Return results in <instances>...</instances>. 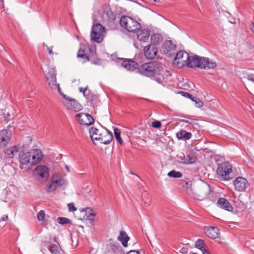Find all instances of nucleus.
Instances as JSON below:
<instances>
[{
  "label": "nucleus",
  "mask_w": 254,
  "mask_h": 254,
  "mask_svg": "<svg viewBox=\"0 0 254 254\" xmlns=\"http://www.w3.org/2000/svg\"><path fill=\"white\" fill-rule=\"evenodd\" d=\"M173 64L179 68L187 66L190 68L198 67L209 69L217 66V63L208 58L197 55L190 56L185 51H180L177 53Z\"/></svg>",
  "instance_id": "obj_1"
},
{
  "label": "nucleus",
  "mask_w": 254,
  "mask_h": 254,
  "mask_svg": "<svg viewBox=\"0 0 254 254\" xmlns=\"http://www.w3.org/2000/svg\"><path fill=\"white\" fill-rule=\"evenodd\" d=\"M139 72L144 76L154 79L159 83H162L165 77L171 76V73L164 70L161 64L156 61L144 63L138 67Z\"/></svg>",
  "instance_id": "obj_2"
},
{
  "label": "nucleus",
  "mask_w": 254,
  "mask_h": 254,
  "mask_svg": "<svg viewBox=\"0 0 254 254\" xmlns=\"http://www.w3.org/2000/svg\"><path fill=\"white\" fill-rule=\"evenodd\" d=\"M42 151L38 149H32L29 152H21L19 154V161L22 169H27L39 163L43 158Z\"/></svg>",
  "instance_id": "obj_3"
},
{
  "label": "nucleus",
  "mask_w": 254,
  "mask_h": 254,
  "mask_svg": "<svg viewBox=\"0 0 254 254\" xmlns=\"http://www.w3.org/2000/svg\"><path fill=\"white\" fill-rule=\"evenodd\" d=\"M120 23L121 25L129 32H136L140 30L141 26L135 19L128 16H123L121 17Z\"/></svg>",
  "instance_id": "obj_4"
},
{
  "label": "nucleus",
  "mask_w": 254,
  "mask_h": 254,
  "mask_svg": "<svg viewBox=\"0 0 254 254\" xmlns=\"http://www.w3.org/2000/svg\"><path fill=\"white\" fill-rule=\"evenodd\" d=\"M106 34V29L99 23L93 24L90 33L91 40L94 42L100 43L103 41Z\"/></svg>",
  "instance_id": "obj_5"
},
{
  "label": "nucleus",
  "mask_w": 254,
  "mask_h": 254,
  "mask_svg": "<svg viewBox=\"0 0 254 254\" xmlns=\"http://www.w3.org/2000/svg\"><path fill=\"white\" fill-rule=\"evenodd\" d=\"M232 172V166L228 162H224L218 166L216 173L221 180L229 181L231 179L230 174Z\"/></svg>",
  "instance_id": "obj_6"
},
{
  "label": "nucleus",
  "mask_w": 254,
  "mask_h": 254,
  "mask_svg": "<svg viewBox=\"0 0 254 254\" xmlns=\"http://www.w3.org/2000/svg\"><path fill=\"white\" fill-rule=\"evenodd\" d=\"M98 13L102 21L108 22L114 18V14L109 6L104 5L98 10Z\"/></svg>",
  "instance_id": "obj_7"
},
{
  "label": "nucleus",
  "mask_w": 254,
  "mask_h": 254,
  "mask_svg": "<svg viewBox=\"0 0 254 254\" xmlns=\"http://www.w3.org/2000/svg\"><path fill=\"white\" fill-rule=\"evenodd\" d=\"M46 77L47 81L50 87L53 90L58 89L59 92H60V85L57 83L56 73L55 68L50 69Z\"/></svg>",
  "instance_id": "obj_8"
},
{
  "label": "nucleus",
  "mask_w": 254,
  "mask_h": 254,
  "mask_svg": "<svg viewBox=\"0 0 254 254\" xmlns=\"http://www.w3.org/2000/svg\"><path fill=\"white\" fill-rule=\"evenodd\" d=\"M55 178L56 175H55L52 178V182L47 189L48 192L53 191L58 188L64 189L66 186L67 182L64 179L60 178L59 179H55Z\"/></svg>",
  "instance_id": "obj_9"
},
{
  "label": "nucleus",
  "mask_w": 254,
  "mask_h": 254,
  "mask_svg": "<svg viewBox=\"0 0 254 254\" xmlns=\"http://www.w3.org/2000/svg\"><path fill=\"white\" fill-rule=\"evenodd\" d=\"M236 190L244 191L248 187L249 184L246 179L243 177H237L233 182Z\"/></svg>",
  "instance_id": "obj_10"
},
{
  "label": "nucleus",
  "mask_w": 254,
  "mask_h": 254,
  "mask_svg": "<svg viewBox=\"0 0 254 254\" xmlns=\"http://www.w3.org/2000/svg\"><path fill=\"white\" fill-rule=\"evenodd\" d=\"M75 117L78 122L81 125L90 126L94 122L93 117L88 114L80 113L77 114Z\"/></svg>",
  "instance_id": "obj_11"
},
{
  "label": "nucleus",
  "mask_w": 254,
  "mask_h": 254,
  "mask_svg": "<svg viewBox=\"0 0 254 254\" xmlns=\"http://www.w3.org/2000/svg\"><path fill=\"white\" fill-rule=\"evenodd\" d=\"M144 55L149 60L154 59L158 53V48L154 45H148L143 49Z\"/></svg>",
  "instance_id": "obj_12"
},
{
  "label": "nucleus",
  "mask_w": 254,
  "mask_h": 254,
  "mask_svg": "<svg viewBox=\"0 0 254 254\" xmlns=\"http://www.w3.org/2000/svg\"><path fill=\"white\" fill-rule=\"evenodd\" d=\"M12 137V132L8 129L0 130V148L4 147L9 142Z\"/></svg>",
  "instance_id": "obj_13"
},
{
  "label": "nucleus",
  "mask_w": 254,
  "mask_h": 254,
  "mask_svg": "<svg viewBox=\"0 0 254 254\" xmlns=\"http://www.w3.org/2000/svg\"><path fill=\"white\" fill-rule=\"evenodd\" d=\"M103 130H107V129L103 127H101L100 129L94 127L90 128L89 129L90 135L94 143H95V140L100 141L102 136V132Z\"/></svg>",
  "instance_id": "obj_14"
},
{
  "label": "nucleus",
  "mask_w": 254,
  "mask_h": 254,
  "mask_svg": "<svg viewBox=\"0 0 254 254\" xmlns=\"http://www.w3.org/2000/svg\"><path fill=\"white\" fill-rule=\"evenodd\" d=\"M35 175L42 178L48 179L49 176V168L45 165H39L34 170Z\"/></svg>",
  "instance_id": "obj_15"
},
{
  "label": "nucleus",
  "mask_w": 254,
  "mask_h": 254,
  "mask_svg": "<svg viewBox=\"0 0 254 254\" xmlns=\"http://www.w3.org/2000/svg\"><path fill=\"white\" fill-rule=\"evenodd\" d=\"M64 104L67 109L74 112H78L82 109L81 105L74 99H68Z\"/></svg>",
  "instance_id": "obj_16"
},
{
  "label": "nucleus",
  "mask_w": 254,
  "mask_h": 254,
  "mask_svg": "<svg viewBox=\"0 0 254 254\" xmlns=\"http://www.w3.org/2000/svg\"><path fill=\"white\" fill-rule=\"evenodd\" d=\"M205 233L208 237L215 239L218 237L219 230L216 227H209L205 230Z\"/></svg>",
  "instance_id": "obj_17"
},
{
  "label": "nucleus",
  "mask_w": 254,
  "mask_h": 254,
  "mask_svg": "<svg viewBox=\"0 0 254 254\" xmlns=\"http://www.w3.org/2000/svg\"><path fill=\"white\" fill-rule=\"evenodd\" d=\"M121 65L123 67L130 71H133L138 67V64L131 60L124 61Z\"/></svg>",
  "instance_id": "obj_18"
},
{
  "label": "nucleus",
  "mask_w": 254,
  "mask_h": 254,
  "mask_svg": "<svg viewBox=\"0 0 254 254\" xmlns=\"http://www.w3.org/2000/svg\"><path fill=\"white\" fill-rule=\"evenodd\" d=\"M87 50L90 51L91 49L84 45H81L77 53V57L82 59L83 62L89 61L90 60L89 56L86 54V51Z\"/></svg>",
  "instance_id": "obj_19"
},
{
  "label": "nucleus",
  "mask_w": 254,
  "mask_h": 254,
  "mask_svg": "<svg viewBox=\"0 0 254 254\" xmlns=\"http://www.w3.org/2000/svg\"><path fill=\"white\" fill-rule=\"evenodd\" d=\"M176 45L171 40H167L163 46V52L165 54H169L175 51Z\"/></svg>",
  "instance_id": "obj_20"
},
{
  "label": "nucleus",
  "mask_w": 254,
  "mask_h": 254,
  "mask_svg": "<svg viewBox=\"0 0 254 254\" xmlns=\"http://www.w3.org/2000/svg\"><path fill=\"white\" fill-rule=\"evenodd\" d=\"M217 204L220 207L226 210L231 211L233 210V207L230 205V202L224 198H219L217 201Z\"/></svg>",
  "instance_id": "obj_21"
},
{
  "label": "nucleus",
  "mask_w": 254,
  "mask_h": 254,
  "mask_svg": "<svg viewBox=\"0 0 254 254\" xmlns=\"http://www.w3.org/2000/svg\"><path fill=\"white\" fill-rule=\"evenodd\" d=\"M102 133V136L100 142L105 144L110 143L113 139L112 133L110 132L107 129V130H103Z\"/></svg>",
  "instance_id": "obj_22"
},
{
  "label": "nucleus",
  "mask_w": 254,
  "mask_h": 254,
  "mask_svg": "<svg viewBox=\"0 0 254 254\" xmlns=\"http://www.w3.org/2000/svg\"><path fill=\"white\" fill-rule=\"evenodd\" d=\"M149 36V31L144 29L139 31L137 35V39L140 42H145L148 41Z\"/></svg>",
  "instance_id": "obj_23"
},
{
  "label": "nucleus",
  "mask_w": 254,
  "mask_h": 254,
  "mask_svg": "<svg viewBox=\"0 0 254 254\" xmlns=\"http://www.w3.org/2000/svg\"><path fill=\"white\" fill-rule=\"evenodd\" d=\"M118 240L121 242L124 247H127V243L130 238L125 231H122L118 237Z\"/></svg>",
  "instance_id": "obj_24"
},
{
  "label": "nucleus",
  "mask_w": 254,
  "mask_h": 254,
  "mask_svg": "<svg viewBox=\"0 0 254 254\" xmlns=\"http://www.w3.org/2000/svg\"><path fill=\"white\" fill-rule=\"evenodd\" d=\"M81 211H86V214L84 216V219L87 221L90 222L91 223L94 220V217L95 216V213L93 212V211L89 208H86L84 209H80Z\"/></svg>",
  "instance_id": "obj_25"
},
{
  "label": "nucleus",
  "mask_w": 254,
  "mask_h": 254,
  "mask_svg": "<svg viewBox=\"0 0 254 254\" xmlns=\"http://www.w3.org/2000/svg\"><path fill=\"white\" fill-rule=\"evenodd\" d=\"M181 162L183 164H192L196 161V157L189 155H185L183 154V156H180Z\"/></svg>",
  "instance_id": "obj_26"
},
{
  "label": "nucleus",
  "mask_w": 254,
  "mask_h": 254,
  "mask_svg": "<svg viewBox=\"0 0 254 254\" xmlns=\"http://www.w3.org/2000/svg\"><path fill=\"white\" fill-rule=\"evenodd\" d=\"M176 136L179 139L188 140L191 137V134L190 132L182 129L176 133Z\"/></svg>",
  "instance_id": "obj_27"
},
{
  "label": "nucleus",
  "mask_w": 254,
  "mask_h": 254,
  "mask_svg": "<svg viewBox=\"0 0 254 254\" xmlns=\"http://www.w3.org/2000/svg\"><path fill=\"white\" fill-rule=\"evenodd\" d=\"M18 149L16 146H14L7 149L5 151V154L7 158H12L17 153Z\"/></svg>",
  "instance_id": "obj_28"
},
{
  "label": "nucleus",
  "mask_w": 254,
  "mask_h": 254,
  "mask_svg": "<svg viewBox=\"0 0 254 254\" xmlns=\"http://www.w3.org/2000/svg\"><path fill=\"white\" fill-rule=\"evenodd\" d=\"M150 40V45H154L156 46L162 40V36L160 34H154L151 36Z\"/></svg>",
  "instance_id": "obj_29"
},
{
  "label": "nucleus",
  "mask_w": 254,
  "mask_h": 254,
  "mask_svg": "<svg viewBox=\"0 0 254 254\" xmlns=\"http://www.w3.org/2000/svg\"><path fill=\"white\" fill-rule=\"evenodd\" d=\"M79 90L80 92L83 93L84 96L86 97L88 100L92 101L94 99V96L93 95H90V90H88L87 86L85 88L83 87H80Z\"/></svg>",
  "instance_id": "obj_30"
},
{
  "label": "nucleus",
  "mask_w": 254,
  "mask_h": 254,
  "mask_svg": "<svg viewBox=\"0 0 254 254\" xmlns=\"http://www.w3.org/2000/svg\"><path fill=\"white\" fill-rule=\"evenodd\" d=\"M49 250L52 254H62L61 248L58 245L54 244L50 245Z\"/></svg>",
  "instance_id": "obj_31"
},
{
  "label": "nucleus",
  "mask_w": 254,
  "mask_h": 254,
  "mask_svg": "<svg viewBox=\"0 0 254 254\" xmlns=\"http://www.w3.org/2000/svg\"><path fill=\"white\" fill-rule=\"evenodd\" d=\"M115 136L117 141L120 144L123 143V140L121 137L120 130L117 128L114 129Z\"/></svg>",
  "instance_id": "obj_32"
},
{
  "label": "nucleus",
  "mask_w": 254,
  "mask_h": 254,
  "mask_svg": "<svg viewBox=\"0 0 254 254\" xmlns=\"http://www.w3.org/2000/svg\"><path fill=\"white\" fill-rule=\"evenodd\" d=\"M168 176L174 178H180L182 177L183 175L180 172L172 170L168 173Z\"/></svg>",
  "instance_id": "obj_33"
},
{
  "label": "nucleus",
  "mask_w": 254,
  "mask_h": 254,
  "mask_svg": "<svg viewBox=\"0 0 254 254\" xmlns=\"http://www.w3.org/2000/svg\"><path fill=\"white\" fill-rule=\"evenodd\" d=\"M58 221L62 225L71 223V221L70 219L65 217H58Z\"/></svg>",
  "instance_id": "obj_34"
},
{
  "label": "nucleus",
  "mask_w": 254,
  "mask_h": 254,
  "mask_svg": "<svg viewBox=\"0 0 254 254\" xmlns=\"http://www.w3.org/2000/svg\"><path fill=\"white\" fill-rule=\"evenodd\" d=\"M196 248L199 249L200 250L202 251L203 249L205 248L204 247V241L201 239H198L195 244Z\"/></svg>",
  "instance_id": "obj_35"
},
{
  "label": "nucleus",
  "mask_w": 254,
  "mask_h": 254,
  "mask_svg": "<svg viewBox=\"0 0 254 254\" xmlns=\"http://www.w3.org/2000/svg\"><path fill=\"white\" fill-rule=\"evenodd\" d=\"M191 101L195 102L196 107L198 108L202 107L203 103L200 99L195 97H193Z\"/></svg>",
  "instance_id": "obj_36"
},
{
  "label": "nucleus",
  "mask_w": 254,
  "mask_h": 254,
  "mask_svg": "<svg viewBox=\"0 0 254 254\" xmlns=\"http://www.w3.org/2000/svg\"><path fill=\"white\" fill-rule=\"evenodd\" d=\"M45 218V212L43 210L40 211L37 214V219L39 221H42Z\"/></svg>",
  "instance_id": "obj_37"
},
{
  "label": "nucleus",
  "mask_w": 254,
  "mask_h": 254,
  "mask_svg": "<svg viewBox=\"0 0 254 254\" xmlns=\"http://www.w3.org/2000/svg\"><path fill=\"white\" fill-rule=\"evenodd\" d=\"M43 46L46 47L47 50L50 55H53L54 54L56 55L58 54V53L57 52L54 53L53 52V47H48L47 45H45V43L43 44Z\"/></svg>",
  "instance_id": "obj_38"
},
{
  "label": "nucleus",
  "mask_w": 254,
  "mask_h": 254,
  "mask_svg": "<svg viewBox=\"0 0 254 254\" xmlns=\"http://www.w3.org/2000/svg\"><path fill=\"white\" fill-rule=\"evenodd\" d=\"M152 127L154 128H160L161 126V124L159 121H155L153 122L151 124Z\"/></svg>",
  "instance_id": "obj_39"
},
{
  "label": "nucleus",
  "mask_w": 254,
  "mask_h": 254,
  "mask_svg": "<svg viewBox=\"0 0 254 254\" xmlns=\"http://www.w3.org/2000/svg\"><path fill=\"white\" fill-rule=\"evenodd\" d=\"M180 93L184 97L190 99L191 100H193L192 98L193 96H192L191 94L187 92L181 91Z\"/></svg>",
  "instance_id": "obj_40"
},
{
  "label": "nucleus",
  "mask_w": 254,
  "mask_h": 254,
  "mask_svg": "<svg viewBox=\"0 0 254 254\" xmlns=\"http://www.w3.org/2000/svg\"><path fill=\"white\" fill-rule=\"evenodd\" d=\"M68 209L69 211H75L77 210L72 203L68 204Z\"/></svg>",
  "instance_id": "obj_41"
},
{
  "label": "nucleus",
  "mask_w": 254,
  "mask_h": 254,
  "mask_svg": "<svg viewBox=\"0 0 254 254\" xmlns=\"http://www.w3.org/2000/svg\"><path fill=\"white\" fill-rule=\"evenodd\" d=\"M246 78L252 82H254V74H250L247 75Z\"/></svg>",
  "instance_id": "obj_42"
},
{
  "label": "nucleus",
  "mask_w": 254,
  "mask_h": 254,
  "mask_svg": "<svg viewBox=\"0 0 254 254\" xmlns=\"http://www.w3.org/2000/svg\"><path fill=\"white\" fill-rule=\"evenodd\" d=\"M61 95L63 96V97L65 99V102L67 101L68 99H71V98H69V97L66 96V95L64 94V93H62L61 92V90L60 91V92H59Z\"/></svg>",
  "instance_id": "obj_43"
},
{
  "label": "nucleus",
  "mask_w": 254,
  "mask_h": 254,
  "mask_svg": "<svg viewBox=\"0 0 254 254\" xmlns=\"http://www.w3.org/2000/svg\"><path fill=\"white\" fill-rule=\"evenodd\" d=\"M201 252L203 254H211L206 249H203V250L201 251Z\"/></svg>",
  "instance_id": "obj_44"
},
{
  "label": "nucleus",
  "mask_w": 254,
  "mask_h": 254,
  "mask_svg": "<svg viewBox=\"0 0 254 254\" xmlns=\"http://www.w3.org/2000/svg\"><path fill=\"white\" fill-rule=\"evenodd\" d=\"M182 122H184V123H186L191 124L189 121H186V120H182Z\"/></svg>",
  "instance_id": "obj_45"
},
{
  "label": "nucleus",
  "mask_w": 254,
  "mask_h": 254,
  "mask_svg": "<svg viewBox=\"0 0 254 254\" xmlns=\"http://www.w3.org/2000/svg\"><path fill=\"white\" fill-rule=\"evenodd\" d=\"M7 216H6L5 217H3L2 219L3 221H5L6 219H7Z\"/></svg>",
  "instance_id": "obj_46"
},
{
  "label": "nucleus",
  "mask_w": 254,
  "mask_h": 254,
  "mask_svg": "<svg viewBox=\"0 0 254 254\" xmlns=\"http://www.w3.org/2000/svg\"><path fill=\"white\" fill-rule=\"evenodd\" d=\"M65 169L66 170L68 171V172H69V167L68 166H65Z\"/></svg>",
  "instance_id": "obj_47"
},
{
  "label": "nucleus",
  "mask_w": 254,
  "mask_h": 254,
  "mask_svg": "<svg viewBox=\"0 0 254 254\" xmlns=\"http://www.w3.org/2000/svg\"><path fill=\"white\" fill-rule=\"evenodd\" d=\"M251 29L253 32H254V24H253V26L252 27Z\"/></svg>",
  "instance_id": "obj_48"
},
{
  "label": "nucleus",
  "mask_w": 254,
  "mask_h": 254,
  "mask_svg": "<svg viewBox=\"0 0 254 254\" xmlns=\"http://www.w3.org/2000/svg\"><path fill=\"white\" fill-rule=\"evenodd\" d=\"M1 97V93L0 92V98Z\"/></svg>",
  "instance_id": "obj_49"
},
{
  "label": "nucleus",
  "mask_w": 254,
  "mask_h": 254,
  "mask_svg": "<svg viewBox=\"0 0 254 254\" xmlns=\"http://www.w3.org/2000/svg\"><path fill=\"white\" fill-rule=\"evenodd\" d=\"M192 254H195V253H192Z\"/></svg>",
  "instance_id": "obj_50"
}]
</instances>
